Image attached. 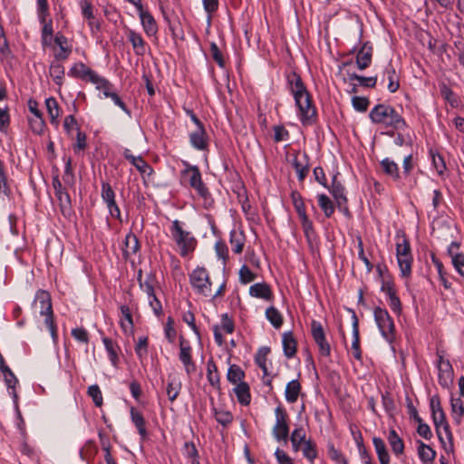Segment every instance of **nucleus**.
<instances>
[{"label": "nucleus", "mask_w": 464, "mask_h": 464, "mask_svg": "<svg viewBox=\"0 0 464 464\" xmlns=\"http://www.w3.org/2000/svg\"><path fill=\"white\" fill-rule=\"evenodd\" d=\"M370 101L366 97L353 96L352 98V105L353 109L359 112H365L369 107Z\"/></svg>", "instance_id": "obj_55"}, {"label": "nucleus", "mask_w": 464, "mask_h": 464, "mask_svg": "<svg viewBox=\"0 0 464 464\" xmlns=\"http://www.w3.org/2000/svg\"><path fill=\"white\" fill-rule=\"evenodd\" d=\"M138 281L140 289L147 294L148 297H151V295H155L152 282L153 278L150 276H148L145 281H142V272L140 270L138 273Z\"/></svg>", "instance_id": "obj_49"}, {"label": "nucleus", "mask_w": 464, "mask_h": 464, "mask_svg": "<svg viewBox=\"0 0 464 464\" xmlns=\"http://www.w3.org/2000/svg\"><path fill=\"white\" fill-rule=\"evenodd\" d=\"M87 393L92 399L94 404L97 407H101L102 405V401H103L102 394L100 390V387L97 384L91 385L88 388Z\"/></svg>", "instance_id": "obj_58"}, {"label": "nucleus", "mask_w": 464, "mask_h": 464, "mask_svg": "<svg viewBox=\"0 0 464 464\" xmlns=\"http://www.w3.org/2000/svg\"><path fill=\"white\" fill-rule=\"evenodd\" d=\"M387 440L395 456L399 457L404 453V442L395 430H390Z\"/></svg>", "instance_id": "obj_24"}, {"label": "nucleus", "mask_w": 464, "mask_h": 464, "mask_svg": "<svg viewBox=\"0 0 464 464\" xmlns=\"http://www.w3.org/2000/svg\"><path fill=\"white\" fill-rule=\"evenodd\" d=\"M4 375V379L5 382L6 386L9 389H13V395L14 398H16V393L14 392V388L16 383L18 382L17 378L15 377L14 373L12 372V370L8 366L4 367V372H2Z\"/></svg>", "instance_id": "obj_52"}, {"label": "nucleus", "mask_w": 464, "mask_h": 464, "mask_svg": "<svg viewBox=\"0 0 464 464\" xmlns=\"http://www.w3.org/2000/svg\"><path fill=\"white\" fill-rule=\"evenodd\" d=\"M52 184L63 216L66 218L71 217L72 214V200L66 186L62 184L58 176L53 178Z\"/></svg>", "instance_id": "obj_10"}, {"label": "nucleus", "mask_w": 464, "mask_h": 464, "mask_svg": "<svg viewBox=\"0 0 464 464\" xmlns=\"http://www.w3.org/2000/svg\"><path fill=\"white\" fill-rule=\"evenodd\" d=\"M317 198L320 208L324 211L326 218H330L334 212L333 201L325 194L318 195Z\"/></svg>", "instance_id": "obj_45"}, {"label": "nucleus", "mask_w": 464, "mask_h": 464, "mask_svg": "<svg viewBox=\"0 0 464 464\" xmlns=\"http://www.w3.org/2000/svg\"><path fill=\"white\" fill-rule=\"evenodd\" d=\"M256 275L246 265L242 266L239 270V280L242 284H248L254 281Z\"/></svg>", "instance_id": "obj_62"}, {"label": "nucleus", "mask_w": 464, "mask_h": 464, "mask_svg": "<svg viewBox=\"0 0 464 464\" xmlns=\"http://www.w3.org/2000/svg\"><path fill=\"white\" fill-rule=\"evenodd\" d=\"M284 354L286 358H293L296 353V341L292 332H285L282 336Z\"/></svg>", "instance_id": "obj_22"}, {"label": "nucleus", "mask_w": 464, "mask_h": 464, "mask_svg": "<svg viewBox=\"0 0 464 464\" xmlns=\"http://www.w3.org/2000/svg\"><path fill=\"white\" fill-rule=\"evenodd\" d=\"M274 140L276 142L287 140L289 139V131L283 125L274 127Z\"/></svg>", "instance_id": "obj_64"}, {"label": "nucleus", "mask_w": 464, "mask_h": 464, "mask_svg": "<svg viewBox=\"0 0 464 464\" xmlns=\"http://www.w3.org/2000/svg\"><path fill=\"white\" fill-rule=\"evenodd\" d=\"M372 57V46L369 42L364 43L356 55V64L360 70L370 66Z\"/></svg>", "instance_id": "obj_15"}, {"label": "nucleus", "mask_w": 464, "mask_h": 464, "mask_svg": "<svg viewBox=\"0 0 464 464\" xmlns=\"http://www.w3.org/2000/svg\"><path fill=\"white\" fill-rule=\"evenodd\" d=\"M181 390V382L176 378H169L167 387L166 393L170 401H174Z\"/></svg>", "instance_id": "obj_40"}, {"label": "nucleus", "mask_w": 464, "mask_h": 464, "mask_svg": "<svg viewBox=\"0 0 464 464\" xmlns=\"http://www.w3.org/2000/svg\"><path fill=\"white\" fill-rule=\"evenodd\" d=\"M307 440L305 430L302 426L296 427L290 435V441L295 452L299 451L302 448V444L304 446Z\"/></svg>", "instance_id": "obj_25"}, {"label": "nucleus", "mask_w": 464, "mask_h": 464, "mask_svg": "<svg viewBox=\"0 0 464 464\" xmlns=\"http://www.w3.org/2000/svg\"><path fill=\"white\" fill-rule=\"evenodd\" d=\"M33 307L38 310L42 316H44V324L50 331L53 343L58 340L57 327L53 320L52 300L49 292L39 289L34 296Z\"/></svg>", "instance_id": "obj_3"}, {"label": "nucleus", "mask_w": 464, "mask_h": 464, "mask_svg": "<svg viewBox=\"0 0 464 464\" xmlns=\"http://www.w3.org/2000/svg\"><path fill=\"white\" fill-rule=\"evenodd\" d=\"M207 378L213 388L220 390V376L213 359H209L207 362Z\"/></svg>", "instance_id": "obj_28"}, {"label": "nucleus", "mask_w": 464, "mask_h": 464, "mask_svg": "<svg viewBox=\"0 0 464 464\" xmlns=\"http://www.w3.org/2000/svg\"><path fill=\"white\" fill-rule=\"evenodd\" d=\"M123 156L128 160L141 174L150 173L152 171L150 165L141 156H134L129 149H125Z\"/></svg>", "instance_id": "obj_18"}, {"label": "nucleus", "mask_w": 464, "mask_h": 464, "mask_svg": "<svg viewBox=\"0 0 464 464\" xmlns=\"http://www.w3.org/2000/svg\"><path fill=\"white\" fill-rule=\"evenodd\" d=\"M127 37L132 45L134 53L139 56L144 55L146 53V44L140 34L131 29H128Z\"/></svg>", "instance_id": "obj_17"}, {"label": "nucleus", "mask_w": 464, "mask_h": 464, "mask_svg": "<svg viewBox=\"0 0 464 464\" xmlns=\"http://www.w3.org/2000/svg\"><path fill=\"white\" fill-rule=\"evenodd\" d=\"M190 145L198 150H207L208 147V135L204 127L197 128L188 135Z\"/></svg>", "instance_id": "obj_14"}, {"label": "nucleus", "mask_w": 464, "mask_h": 464, "mask_svg": "<svg viewBox=\"0 0 464 464\" xmlns=\"http://www.w3.org/2000/svg\"><path fill=\"white\" fill-rule=\"evenodd\" d=\"M353 356L358 360H362V350L360 347L359 323L356 314H353V342H352Z\"/></svg>", "instance_id": "obj_19"}, {"label": "nucleus", "mask_w": 464, "mask_h": 464, "mask_svg": "<svg viewBox=\"0 0 464 464\" xmlns=\"http://www.w3.org/2000/svg\"><path fill=\"white\" fill-rule=\"evenodd\" d=\"M301 392V383L298 380H292L286 384L285 391V401L289 403H295Z\"/></svg>", "instance_id": "obj_31"}, {"label": "nucleus", "mask_w": 464, "mask_h": 464, "mask_svg": "<svg viewBox=\"0 0 464 464\" xmlns=\"http://www.w3.org/2000/svg\"><path fill=\"white\" fill-rule=\"evenodd\" d=\"M350 81H357L361 86L373 88L377 82V77H364L358 75L356 73H349L348 74Z\"/></svg>", "instance_id": "obj_50"}, {"label": "nucleus", "mask_w": 464, "mask_h": 464, "mask_svg": "<svg viewBox=\"0 0 464 464\" xmlns=\"http://www.w3.org/2000/svg\"><path fill=\"white\" fill-rule=\"evenodd\" d=\"M303 158H304V162L299 160L298 154H296V155H295V158L292 162L293 167L295 168V170L297 174L299 181H303L305 179V177L309 171V165L307 162V160H308L307 154L304 153Z\"/></svg>", "instance_id": "obj_30"}, {"label": "nucleus", "mask_w": 464, "mask_h": 464, "mask_svg": "<svg viewBox=\"0 0 464 464\" xmlns=\"http://www.w3.org/2000/svg\"><path fill=\"white\" fill-rule=\"evenodd\" d=\"M303 451V455L311 463H314V459L317 457L316 446L311 440H308L307 442L301 448Z\"/></svg>", "instance_id": "obj_53"}, {"label": "nucleus", "mask_w": 464, "mask_h": 464, "mask_svg": "<svg viewBox=\"0 0 464 464\" xmlns=\"http://www.w3.org/2000/svg\"><path fill=\"white\" fill-rule=\"evenodd\" d=\"M266 319L271 323V324L278 329L283 324V316L281 313L274 306H270L266 311Z\"/></svg>", "instance_id": "obj_44"}, {"label": "nucleus", "mask_w": 464, "mask_h": 464, "mask_svg": "<svg viewBox=\"0 0 464 464\" xmlns=\"http://www.w3.org/2000/svg\"><path fill=\"white\" fill-rule=\"evenodd\" d=\"M102 343L105 346V349L108 353L110 362L114 367L118 366L119 363V355L118 352L120 350V347L116 343H114L111 339L108 337L102 338Z\"/></svg>", "instance_id": "obj_33"}, {"label": "nucleus", "mask_w": 464, "mask_h": 464, "mask_svg": "<svg viewBox=\"0 0 464 464\" xmlns=\"http://www.w3.org/2000/svg\"><path fill=\"white\" fill-rule=\"evenodd\" d=\"M249 295L253 297L264 300H271L273 295L270 286L266 283H256L252 285L249 288Z\"/></svg>", "instance_id": "obj_23"}, {"label": "nucleus", "mask_w": 464, "mask_h": 464, "mask_svg": "<svg viewBox=\"0 0 464 464\" xmlns=\"http://www.w3.org/2000/svg\"><path fill=\"white\" fill-rule=\"evenodd\" d=\"M46 109L51 120V123L58 124V118L60 116V108L55 98L49 97L45 100Z\"/></svg>", "instance_id": "obj_39"}, {"label": "nucleus", "mask_w": 464, "mask_h": 464, "mask_svg": "<svg viewBox=\"0 0 464 464\" xmlns=\"http://www.w3.org/2000/svg\"><path fill=\"white\" fill-rule=\"evenodd\" d=\"M214 413L216 420L224 427L230 424L233 420V415L228 411H218L215 409Z\"/></svg>", "instance_id": "obj_57"}, {"label": "nucleus", "mask_w": 464, "mask_h": 464, "mask_svg": "<svg viewBox=\"0 0 464 464\" xmlns=\"http://www.w3.org/2000/svg\"><path fill=\"white\" fill-rule=\"evenodd\" d=\"M204 11L208 14V23L210 24L214 13L218 10L219 0H202Z\"/></svg>", "instance_id": "obj_56"}, {"label": "nucleus", "mask_w": 464, "mask_h": 464, "mask_svg": "<svg viewBox=\"0 0 464 464\" xmlns=\"http://www.w3.org/2000/svg\"><path fill=\"white\" fill-rule=\"evenodd\" d=\"M50 76L53 78L55 84L62 86L63 83L64 77V67L59 63V61H53L50 64L49 68Z\"/></svg>", "instance_id": "obj_36"}, {"label": "nucleus", "mask_w": 464, "mask_h": 464, "mask_svg": "<svg viewBox=\"0 0 464 464\" xmlns=\"http://www.w3.org/2000/svg\"><path fill=\"white\" fill-rule=\"evenodd\" d=\"M140 249V243L138 237L131 232L126 235L124 246L122 247V255L125 259L134 255Z\"/></svg>", "instance_id": "obj_21"}, {"label": "nucleus", "mask_w": 464, "mask_h": 464, "mask_svg": "<svg viewBox=\"0 0 464 464\" xmlns=\"http://www.w3.org/2000/svg\"><path fill=\"white\" fill-rule=\"evenodd\" d=\"M430 408L431 411L432 420H436V419L438 418L441 420H443V417H446L439 395L436 394L430 397Z\"/></svg>", "instance_id": "obj_38"}, {"label": "nucleus", "mask_w": 464, "mask_h": 464, "mask_svg": "<svg viewBox=\"0 0 464 464\" xmlns=\"http://www.w3.org/2000/svg\"><path fill=\"white\" fill-rule=\"evenodd\" d=\"M372 443H373V447H374V450L378 456L380 463L381 464H389L390 463V455L387 450L384 440L379 437H373Z\"/></svg>", "instance_id": "obj_29"}, {"label": "nucleus", "mask_w": 464, "mask_h": 464, "mask_svg": "<svg viewBox=\"0 0 464 464\" xmlns=\"http://www.w3.org/2000/svg\"><path fill=\"white\" fill-rule=\"evenodd\" d=\"M10 193V188L7 182V176L5 171V165L2 160H0V194H4L8 196Z\"/></svg>", "instance_id": "obj_59"}, {"label": "nucleus", "mask_w": 464, "mask_h": 464, "mask_svg": "<svg viewBox=\"0 0 464 464\" xmlns=\"http://www.w3.org/2000/svg\"><path fill=\"white\" fill-rule=\"evenodd\" d=\"M135 353L139 358H143L148 353V337L141 336L135 345Z\"/></svg>", "instance_id": "obj_60"}, {"label": "nucleus", "mask_w": 464, "mask_h": 464, "mask_svg": "<svg viewBox=\"0 0 464 464\" xmlns=\"http://www.w3.org/2000/svg\"><path fill=\"white\" fill-rule=\"evenodd\" d=\"M301 223L307 240L311 241L315 237L313 222L308 218V217H304V218L301 219Z\"/></svg>", "instance_id": "obj_61"}, {"label": "nucleus", "mask_w": 464, "mask_h": 464, "mask_svg": "<svg viewBox=\"0 0 464 464\" xmlns=\"http://www.w3.org/2000/svg\"><path fill=\"white\" fill-rule=\"evenodd\" d=\"M130 418L134 426L137 428L138 432L141 440H145L148 436L146 422L141 412L137 411L135 408L130 409Z\"/></svg>", "instance_id": "obj_26"}, {"label": "nucleus", "mask_w": 464, "mask_h": 464, "mask_svg": "<svg viewBox=\"0 0 464 464\" xmlns=\"http://www.w3.org/2000/svg\"><path fill=\"white\" fill-rule=\"evenodd\" d=\"M234 392L236 393V396L238 400V401L243 405H248L250 403V392H249V386L245 382H240L236 385L234 388Z\"/></svg>", "instance_id": "obj_35"}, {"label": "nucleus", "mask_w": 464, "mask_h": 464, "mask_svg": "<svg viewBox=\"0 0 464 464\" xmlns=\"http://www.w3.org/2000/svg\"><path fill=\"white\" fill-rule=\"evenodd\" d=\"M286 85L294 97L301 123L304 126L314 124L317 120L316 108L301 76L295 72H290L286 75Z\"/></svg>", "instance_id": "obj_1"}, {"label": "nucleus", "mask_w": 464, "mask_h": 464, "mask_svg": "<svg viewBox=\"0 0 464 464\" xmlns=\"http://www.w3.org/2000/svg\"><path fill=\"white\" fill-rule=\"evenodd\" d=\"M179 358L183 363L185 371L188 375H190L196 371V364L192 360V348L189 342L187 341L183 336H179Z\"/></svg>", "instance_id": "obj_11"}, {"label": "nucleus", "mask_w": 464, "mask_h": 464, "mask_svg": "<svg viewBox=\"0 0 464 464\" xmlns=\"http://www.w3.org/2000/svg\"><path fill=\"white\" fill-rule=\"evenodd\" d=\"M311 333L314 341L324 338L325 334L320 322L313 320L311 323Z\"/></svg>", "instance_id": "obj_63"}, {"label": "nucleus", "mask_w": 464, "mask_h": 464, "mask_svg": "<svg viewBox=\"0 0 464 464\" xmlns=\"http://www.w3.org/2000/svg\"><path fill=\"white\" fill-rule=\"evenodd\" d=\"M373 124L392 128L393 130H401L407 127L403 117L391 105L379 103L369 113Z\"/></svg>", "instance_id": "obj_2"}, {"label": "nucleus", "mask_w": 464, "mask_h": 464, "mask_svg": "<svg viewBox=\"0 0 464 464\" xmlns=\"http://www.w3.org/2000/svg\"><path fill=\"white\" fill-rule=\"evenodd\" d=\"M450 406L452 411L453 419L456 422H460L461 418L464 414V405L463 401L460 398H453L450 399Z\"/></svg>", "instance_id": "obj_47"}, {"label": "nucleus", "mask_w": 464, "mask_h": 464, "mask_svg": "<svg viewBox=\"0 0 464 464\" xmlns=\"http://www.w3.org/2000/svg\"><path fill=\"white\" fill-rule=\"evenodd\" d=\"M270 353V348L267 346L261 347L255 358L256 364L262 369L264 376L268 375V370L266 367V357Z\"/></svg>", "instance_id": "obj_43"}, {"label": "nucleus", "mask_w": 464, "mask_h": 464, "mask_svg": "<svg viewBox=\"0 0 464 464\" xmlns=\"http://www.w3.org/2000/svg\"><path fill=\"white\" fill-rule=\"evenodd\" d=\"M414 420L419 423L417 428V432L420 436L424 438L425 440H430L432 437V432L428 424L423 423L421 418L418 415L416 409H412Z\"/></svg>", "instance_id": "obj_46"}, {"label": "nucleus", "mask_w": 464, "mask_h": 464, "mask_svg": "<svg viewBox=\"0 0 464 464\" xmlns=\"http://www.w3.org/2000/svg\"><path fill=\"white\" fill-rule=\"evenodd\" d=\"M69 75L75 78H80L83 81L92 82H101V76L94 71L85 65L83 63H77L69 71Z\"/></svg>", "instance_id": "obj_12"}, {"label": "nucleus", "mask_w": 464, "mask_h": 464, "mask_svg": "<svg viewBox=\"0 0 464 464\" xmlns=\"http://www.w3.org/2000/svg\"><path fill=\"white\" fill-rule=\"evenodd\" d=\"M418 455L424 463H431L436 458V451L424 442L418 440Z\"/></svg>", "instance_id": "obj_32"}, {"label": "nucleus", "mask_w": 464, "mask_h": 464, "mask_svg": "<svg viewBox=\"0 0 464 464\" xmlns=\"http://www.w3.org/2000/svg\"><path fill=\"white\" fill-rule=\"evenodd\" d=\"M139 15L145 33L149 36L155 35L158 32V26L151 14L143 9L139 12Z\"/></svg>", "instance_id": "obj_20"}, {"label": "nucleus", "mask_w": 464, "mask_h": 464, "mask_svg": "<svg viewBox=\"0 0 464 464\" xmlns=\"http://www.w3.org/2000/svg\"><path fill=\"white\" fill-rule=\"evenodd\" d=\"M434 426L436 428V432L438 435V438L440 441L444 444V439L442 436V430L445 431V437L448 439L450 442L452 441V433L450 431V425L446 420V417H443V420H440L439 418L436 419V420H433Z\"/></svg>", "instance_id": "obj_34"}, {"label": "nucleus", "mask_w": 464, "mask_h": 464, "mask_svg": "<svg viewBox=\"0 0 464 464\" xmlns=\"http://www.w3.org/2000/svg\"><path fill=\"white\" fill-rule=\"evenodd\" d=\"M327 452L331 459L337 463L348 464V459L338 450L333 443H328Z\"/></svg>", "instance_id": "obj_54"}, {"label": "nucleus", "mask_w": 464, "mask_h": 464, "mask_svg": "<svg viewBox=\"0 0 464 464\" xmlns=\"http://www.w3.org/2000/svg\"><path fill=\"white\" fill-rule=\"evenodd\" d=\"M337 175L335 174L333 177L332 180V187L330 189V192L332 193L333 197L334 198L335 201H340L343 199H346V196L344 194V187L342 185V183L337 179Z\"/></svg>", "instance_id": "obj_42"}, {"label": "nucleus", "mask_w": 464, "mask_h": 464, "mask_svg": "<svg viewBox=\"0 0 464 464\" xmlns=\"http://www.w3.org/2000/svg\"><path fill=\"white\" fill-rule=\"evenodd\" d=\"M374 320L382 337L390 343L395 339V325L388 311L382 307H375Z\"/></svg>", "instance_id": "obj_7"}, {"label": "nucleus", "mask_w": 464, "mask_h": 464, "mask_svg": "<svg viewBox=\"0 0 464 464\" xmlns=\"http://www.w3.org/2000/svg\"><path fill=\"white\" fill-rule=\"evenodd\" d=\"M37 15L41 24H48L49 5L47 0H37Z\"/></svg>", "instance_id": "obj_51"}, {"label": "nucleus", "mask_w": 464, "mask_h": 464, "mask_svg": "<svg viewBox=\"0 0 464 464\" xmlns=\"http://www.w3.org/2000/svg\"><path fill=\"white\" fill-rule=\"evenodd\" d=\"M189 282L196 293L204 296L211 295L212 283L208 272L204 267H197L189 275Z\"/></svg>", "instance_id": "obj_8"}, {"label": "nucleus", "mask_w": 464, "mask_h": 464, "mask_svg": "<svg viewBox=\"0 0 464 464\" xmlns=\"http://www.w3.org/2000/svg\"><path fill=\"white\" fill-rule=\"evenodd\" d=\"M396 256L401 276L405 278L410 277L413 257L410 242L404 235L397 236Z\"/></svg>", "instance_id": "obj_6"}, {"label": "nucleus", "mask_w": 464, "mask_h": 464, "mask_svg": "<svg viewBox=\"0 0 464 464\" xmlns=\"http://www.w3.org/2000/svg\"><path fill=\"white\" fill-rule=\"evenodd\" d=\"M245 235L242 231L233 229L229 234V243L235 254H241L245 246Z\"/></svg>", "instance_id": "obj_27"}, {"label": "nucleus", "mask_w": 464, "mask_h": 464, "mask_svg": "<svg viewBox=\"0 0 464 464\" xmlns=\"http://www.w3.org/2000/svg\"><path fill=\"white\" fill-rule=\"evenodd\" d=\"M244 377L245 372L238 365L232 364L229 366L227 373V379L229 382L233 384H237L240 382H243L242 380L244 379Z\"/></svg>", "instance_id": "obj_41"}, {"label": "nucleus", "mask_w": 464, "mask_h": 464, "mask_svg": "<svg viewBox=\"0 0 464 464\" xmlns=\"http://www.w3.org/2000/svg\"><path fill=\"white\" fill-rule=\"evenodd\" d=\"M385 80L388 82L387 88L390 92L393 93L398 91L400 87L399 76L392 63H389L384 69L382 81Z\"/></svg>", "instance_id": "obj_16"}, {"label": "nucleus", "mask_w": 464, "mask_h": 464, "mask_svg": "<svg viewBox=\"0 0 464 464\" xmlns=\"http://www.w3.org/2000/svg\"><path fill=\"white\" fill-rule=\"evenodd\" d=\"M169 231L172 239L179 246L181 256H186L194 251L197 240L190 232L183 229L181 222L177 219L172 221Z\"/></svg>", "instance_id": "obj_4"}, {"label": "nucleus", "mask_w": 464, "mask_h": 464, "mask_svg": "<svg viewBox=\"0 0 464 464\" xmlns=\"http://www.w3.org/2000/svg\"><path fill=\"white\" fill-rule=\"evenodd\" d=\"M183 165L185 169L181 171L182 177L188 178L190 187L204 199L205 204H210L212 202L211 195L202 181L201 173L198 166L190 165L187 161H183Z\"/></svg>", "instance_id": "obj_5"}, {"label": "nucleus", "mask_w": 464, "mask_h": 464, "mask_svg": "<svg viewBox=\"0 0 464 464\" xmlns=\"http://www.w3.org/2000/svg\"><path fill=\"white\" fill-rule=\"evenodd\" d=\"M276 423L272 429V434L278 442H286L289 438L288 414L282 406L275 410Z\"/></svg>", "instance_id": "obj_9"}, {"label": "nucleus", "mask_w": 464, "mask_h": 464, "mask_svg": "<svg viewBox=\"0 0 464 464\" xmlns=\"http://www.w3.org/2000/svg\"><path fill=\"white\" fill-rule=\"evenodd\" d=\"M439 383L443 388H449L453 380V369L448 360H444L442 355L438 356Z\"/></svg>", "instance_id": "obj_13"}, {"label": "nucleus", "mask_w": 464, "mask_h": 464, "mask_svg": "<svg viewBox=\"0 0 464 464\" xmlns=\"http://www.w3.org/2000/svg\"><path fill=\"white\" fill-rule=\"evenodd\" d=\"M121 314V327L126 332L128 329L132 330L133 328V320L130 309L128 305L122 304L120 307Z\"/></svg>", "instance_id": "obj_48"}, {"label": "nucleus", "mask_w": 464, "mask_h": 464, "mask_svg": "<svg viewBox=\"0 0 464 464\" xmlns=\"http://www.w3.org/2000/svg\"><path fill=\"white\" fill-rule=\"evenodd\" d=\"M381 166L383 172L390 176L393 180L400 179L399 167L396 162L389 158H385L381 161Z\"/></svg>", "instance_id": "obj_37"}]
</instances>
